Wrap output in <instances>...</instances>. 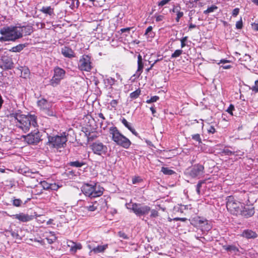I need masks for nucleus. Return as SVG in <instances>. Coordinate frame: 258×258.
Wrapping results in <instances>:
<instances>
[{
  "instance_id": "1",
  "label": "nucleus",
  "mask_w": 258,
  "mask_h": 258,
  "mask_svg": "<svg viewBox=\"0 0 258 258\" xmlns=\"http://www.w3.org/2000/svg\"><path fill=\"white\" fill-rule=\"evenodd\" d=\"M10 116L14 118L16 127L24 133L28 132L30 127L35 128L37 126V117L35 115H25L18 111L11 113Z\"/></svg>"
},
{
  "instance_id": "2",
  "label": "nucleus",
  "mask_w": 258,
  "mask_h": 258,
  "mask_svg": "<svg viewBox=\"0 0 258 258\" xmlns=\"http://www.w3.org/2000/svg\"><path fill=\"white\" fill-rule=\"evenodd\" d=\"M23 29L17 26L3 27L0 30V33L3 35L0 37V41H15L23 36Z\"/></svg>"
},
{
  "instance_id": "3",
  "label": "nucleus",
  "mask_w": 258,
  "mask_h": 258,
  "mask_svg": "<svg viewBox=\"0 0 258 258\" xmlns=\"http://www.w3.org/2000/svg\"><path fill=\"white\" fill-rule=\"evenodd\" d=\"M104 188L98 183H85L82 187L83 193L91 198L101 196L103 193Z\"/></svg>"
},
{
  "instance_id": "4",
  "label": "nucleus",
  "mask_w": 258,
  "mask_h": 258,
  "mask_svg": "<svg viewBox=\"0 0 258 258\" xmlns=\"http://www.w3.org/2000/svg\"><path fill=\"white\" fill-rule=\"evenodd\" d=\"M109 134L112 140L118 145L128 149L131 145L130 140L122 135L116 127L112 126L109 128Z\"/></svg>"
},
{
  "instance_id": "5",
  "label": "nucleus",
  "mask_w": 258,
  "mask_h": 258,
  "mask_svg": "<svg viewBox=\"0 0 258 258\" xmlns=\"http://www.w3.org/2000/svg\"><path fill=\"white\" fill-rule=\"evenodd\" d=\"M37 104L41 112L44 114L48 116H55V111L51 102L44 98H41L37 100Z\"/></svg>"
},
{
  "instance_id": "6",
  "label": "nucleus",
  "mask_w": 258,
  "mask_h": 258,
  "mask_svg": "<svg viewBox=\"0 0 258 258\" xmlns=\"http://www.w3.org/2000/svg\"><path fill=\"white\" fill-rule=\"evenodd\" d=\"M243 205V203L238 201L232 196H229L227 198V209L233 215H239L241 212Z\"/></svg>"
},
{
  "instance_id": "7",
  "label": "nucleus",
  "mask_w": 258,
  "mask_h": 258,
  "mask_svg": "<svg viewBox=\"0 0 258 258\" xmlns=\"http://www.w3.org/2000/svg\"><path fill=\"white\" fill-rule=\"evenodd\" d=\"M125 206L128 210H132L137 216L147 215L151 211L150 207L141 204L130 202L126 204Z\"/></svg>"
},
{
  "instance_id": "8",
  "label": "nucleus",
  "mask_w": 258,
  "mask_h": 258,
  "mask_svg": "<svg viewBox=\"0 0 258 258\" xmlns=\"http://www.w3.org/2000/svg\"><path fill=\"white\" fill-rule=\"evenodd\" d=\"M122 78L120 75L116 73L115 77L108 75L103 76V83L106 87L112 89L113 86H117L122 82Z\"/></svg>"
},
{
  "instance_id": "9",
  "label": "nucleus",
  "mask_w": 258,
  "mask_h": 258,
  "mask_svg": "<svg viewBox=\"0 0 258 258\" xmlns=\"http://www.w3.org/2000/svg\"><path fill=\"white\" fill-rule=\"evenodd\" d=\"M78 68L82 71L90 72L92 68L91 57L88 55H83L79 59Z\"/></svg>"
},
{
  "instance_id": "10",
  "label": "nucleus",
  "mask_w": 258,
  "mask_h": 258,
  "mask_svg": "<svg viewBox=\"0 0 258 258\" xmlns=\"http://www.w3.org/2000/svg\"><path fill=\"white\" fill-rule=\"evenodd\" d=\"M66 74V71L58 67L54 69V75L52 79L50 80V84L53 87L56 86L59 84L60 81L62 80Z\"/></svg>"
},
{
  "instance_id": "11",
  "label": "nucleus",
  "mask_w": 258,
  "mask_h": 258,
  "mask_svg": "<svg viewBox=\"0 0 258 258\" xmlns=\"http://www.w3.org/2000/svg\"><path fill=\"white\" fill-rule=\"evenodd\" d=\"M192 224L200 227L202 231H209L212 226L209 221L205 218L197 216L194 217L192 220Z\"/></svg>"
},
{
  "instance_id": "12",
  "label": "nucleus",
  "mask_w": 258,
  "mask_h": 258,
  "mask_svg": "<svg viewBox=\"0 0 258 258\" xmlns=\"http://www.w3.org/2000/svg\"><path fill=\"white\" fill-rule=\"evenodd\" d=\"M49 143L50 145L56 148L63 147L67 141V139L65 135L56 136L49 138Z\"/></svg>"
},
{
  "instance_id": "13",
  "label": "nucleus",
  "mask_w": 258,
  "mask_h": 258,
  "mask_svg": "<svg viewBox=\"0 0 258 258\" xmlns=\"http://www.w3.org/2000/svg\"><path fill=\"white\" fill-rule=\"evenodd\" d=\"M25 141L29 144H36L40 141V133L37 129L24 136Z\"/></svg>"
},
{
  "instance_id": "14",
  "label": "nucleus",
  "mask_w": 258,
  "mask_h": 258,
  "mask_svg": "<svg viewBox=\"0 0 258 258\" xmlns=\"http://www.w3.org/2000/svg\"><path fill=\"white\" fill-rule=\"evenodd\" d=\"M13 67L12 58L8 55H3L0 58V68L3 70H11Z\"/></svg>"
},
{
  "instance_id": "15",
  "label": "nucleus",
  "mask_w": 258,
  "mask_h": 258,
  "mask_svg": "<svg viewBox=\"0 0 258 258\" xmlns=\"http://www.w3.org/2000/svg\"><path fill=\"white\" fill-rule=\"evenodd\" d=\"M91 148L93 152L99 155L105 154L107 150L106 146L99 142H95L91 145Z\"/></svg>"
},
{
  "instance_id": "16",
  "label": "nucleus",
  "mask_w": 258,
  "mask_h": 258,
  "mask_svg": "<svg viewBox=\"0 0 258 258\" xmlns=\"http://www.w3.org/2000/svg\"><path fill=\"white\" fill-rule=\"evenodd\" d=\"M204 166L200 163L192 166L189 169L188 173L192 177L201 175L203 173Z\"/></svg>"
},
{
  "instance_id": "17",
  "label": "nucleus",
  "mask_w": 258,
  "mask_h": 258,
  "mask_svg": "<svg viewBox=\"0 0 258 258\" xmlns=\"http://www.w3.org/2000/svg\"><path fill=\"white\" fill-rule=\"evenodd\" d=\"M102 202V201H90L83 202V205L85 209L88 211L93 212L98 210L99 203Z\"/></svg>"
},
{
  "instance_id": "18",
  "label": "nucleus",
  "mask_w": 258,
  "mask_h": 258,
  "mask_svg": "<svg viewBox=\"0 0 258 258\" xmlns=\"http://www.w3.org/2000/svg\"><path fill=\"white\" fill-rule=\"evenodd\" d=\"M254 214V207L249 205L245 206L243 204L241 212V213H239V215H241L245 218H249L253 216Z\"/></svg>"
},
{
  "instance_id": "19",
  "label": "nucleus",
  "mask_w": 258,
  "mask_h": 258,
  "mask_svg": "<svg viewBox=\"0 0 258 258\" xmlns=\"http://www.w3.org/2000/svg\"><path fill=\"white\" fill-rule=\"evenodd\" d=\"M108 244L104 245H98L96 246L92 247L90 244L88 245V247L90 249V253L93 252L94 253H102L108 248Z\"/></svg>"
},
{
  "instance_id": "20",
  "label": "nucleus",
  "mask_w": 258,
  "mask_h": 258,
  "mask_svg": "<svg viewBox=\"0 0 258 258\" xmlns=\"http://www.w3.org/2000/svg\"><path fill=\"white\" fill-rule=\"evenodd\" d=\"M13 218L19 220L22 222H27L33 219V216L23 213L13 215Z\"/></svg>"
},
{
  "instance_id": "21",
  "label": "nucleus",
  "mask_w": 258,
  "mask_h": 258,
  "mask_svg": "<svg viewBox=\"0 0 258 258\" xmlns=\"http://www.w3.org/2000/svg\"><path fill=\"white\" fill-rule=\"evenodd\" d=\"M61 54L66 57L72 58L75 57L74 50L68 46H64L61 49Z\"/></svg>"
},
{
  "instance_id": "22",
  "label": "nucleus",
  "mask_w": 258,
  "mask_h": 258,
  "mask_svg": "<svg viewBox=\"0 0 258 258\" xmlns=\"http://www.w3.org/2000/svg\"><path fill=\"white\" fill-rule=\"evenodd\" d=\"M18 172L22 174H24L27 176H29L32 178H36L38 175V172H32L29 171V169L27 167L20 168L18 170Z\"/></svg>"
},
{
  "instance_id": "23",
  "label": "nucleus",
  "mask_w": 258,
  "mask_h": 258,
  "mask_svg": "<svg viewBox=\"0 0 258 258\" xmlns=\"http://www.w3.org/2000/svg\"><path fill=\"white\" fill-rule=\"evenodd\" d=\"M144 64L142 62V57L140 54L138 56V69L134 75L136 77H139L143 72Z\"/></svg>"
},
{
  "instance_id": "24",
  "label": "nucleus",
  "mask_w": 258,
  "mask_h": 258,
  "mask_svg": "<svg viewBox=\"0 0 258 258\" xmlns=\"http://www.w3.org/2000/svg\"><path fill=\"white\" fill-rule=\"evenodd\" d=\"M241 236L246 239L255 238L257 237V234L255 231L250 229H246L243 231Z\"/></svg>"
},
{
  "instance_id": "25",
  "label": "nucleus",
  "mask_w": 258,
  "mask_h": 258,
  "mask_svg": "<svg viewBox=\"0 0 258 258\" xmlns=\"http://www.w3.org/2000/svg\"><path fill=\"white\" fill-rule=\"evenodd\" d=\"M68 245L71 247L70 251L73 253H75L78 250H80L82 248V246L81 243H76L72 241H70Z\"/></svg>"
},
{
  "instance_id": "26",
  "label": "nucleus",
  "mask_w": 258,
  "mask_h": 258,
  "mask_svg": "<svg viewBox=\"0 0 258 258\" xmlns=\"http://www.w3.org/2000/svg\"><path fill=\"white\" fill-rule=\"evenodd\" d=\"M122 123L133 134L137 136L138 135V133L136 131L135 129L132 127L131 124L129 123L124 118H123L121 120Z\"/></svg>"
},
{
  "instance_id": "27",
  "label": "nucleus",
  "mask_w": 258,
  "mask_h": 258,
  "mask_svg": "<svg viewBox=\"0 0 258 258\" xmlns=\"http://www.w3.org/2000/svg\"><path fill=\"white\" fill-rule=\"evenodd\" d=\"M155 35V32L153 31V27L149 26L146 30L144 35L147 39H152Z\"/></svg>"
},
{
  "instance_id": "28",
  "label": "nucleus",
  "mask_w": 258,
  "mask_h": 258,
  "mask_svg": "<svg viewBox=\"0 0 258 258\" xmlns=\"http://www.w3.org/2000/svg\"><path fill=\"white\" fill-rule=\"evenodd\" d=\"M26 46V44H19L12 47L9 51L13 52H19Z\"/></svg>"
},
{
  "instance_id": "29",
  "label": "nucleus",
  "mask_w": 258,
  "mask_h": 258,
  "mask_svg": "<svg viewBox=\"0 0 258 258\" xmlns=\"http://www.w3.org/2000/svg\"><path fill=\"white\" fill-rule=\"evenodd\" d=\"M41 11L43 13L48 14L49 16H52L54 14L53 9L50 6L43 7L41 9Z\"/></svg>"
},
{
  "instance_id": "30",
  "label": "nucleus",
  "mask_w": 258,
  "mask_h": 258,
  "mask_svg": "<svg viewBox=\"0 0 258 258\" xmlns=\"http://www.w3.org/2000/svg\"><path fill=\"white\" fill-rule=\"evenodd\" d=\"M223 247L225 250H226V251H227L228 252L236 253L237 251H238V248L234 245H224L223 246Z\"/></svg>"
},
{
  "instance_id": "31",
  "label": "nucleus",
  "mask_w": 258,
  "mask_h": 258,
  "mask_svg": "<svg viewBox=\"0 0 258 258\" xmlns=\"http://www.w3.org/2000/svg\"><path fill=\"white\" fill-rule=\"evenodd\" d=\"M161 171L165 174V175H172L175 173V172L169 169L168 167H163L161 169Z\"/></svg>"
},
{
  "instance_id": "32",
  "label": "nucleus",
  "mask_w": 258,
  "mask_h": 258,
  "mask_svg": "<svg viewBox=\"0 0 258 258\" xmlns=\"http://www.w3.org/2000/svg\"><path fill=\"white\" fill-rule=\"evenodd\" d=\"M23 29V33H25L26 35H29L33 32V28L32 26H27L21 27Z\"/></svg>"
},
{
  "instance_id": "33",
  "label": "nucleus",
  "mask_w": 258,
  "mask_h": 258,
  "mask_svg": "<svg viewBox=\"0 0 258 258\" xmlns=\"http://www.w3.org/2000/svg\"><path fill=\"white\" fill-rule=\"evenodd\" d=\"M140 94L141 90L139 89H138L136 91L132 92L130 94V96L132 99H135L137 98L140 96Z\"/></svg>"
},
{
  "instance_id": "34",
  "label": "nucleus",
  "mask_w": 258,
  "mask_h": 258,
  "mask_svg": "<svg viewBox=\"0 0 258 258\" xmlns=\"http://www.w3.org/2000/svg\"><path fill=\"white\" fill-rule=\"evenodd\" d=\"M218 9V7L215 5H212L209 7L206 10L204 11V14L207 15L209 13H212L216 11Z\"/></svg>"
},
{
  "instance_id": "35",
  "label": "nucleus",
  "mask_w": 258,
  "mask_h": 258,
  "mask_svg": "<svg viewBox=\"0 0 258 258\" xmlns=\"http://www.w3.org/2000/svg\"><path fill=\"white\" fill-rule=\"evenodd\" d=\"M182 49H176L171 55V58H177L182 53Z\"/></svg>"
},
{
  "instance_id": "36",
  "label": "nucleus",
  "mask_w": 258,
  "mask_h": 258,
  "mask_svg": "<svg viewBox=\"0 0 258 258\" xmlns=\"http://www.w3.org/2000/svg\"><path fill=\"white\" fill-rule=\"evenodd\" d=\"M10 232L12 236L16 240H22L21 237L18 234V231L11 230Z\"/></svg>"
},
{
  "instance_id": "37",
  "label": "nucleus",
  "mask_w": 258,
  "mask_h": 258,
  "mask_svg": "<svg viewBox=\"0 0 258 258\" xmlns=\"http://www.w3.org/2000/svg\"><path fill=\"white\" fill-rule=\"evenodd\" d=\"M37 182H38L42 186L44 189H49V186H50V183H47L45 181H39L37 180Z\"/></svg>"
},
{
  "instance_id": "38",
  "label": "nucleus",
  "mask_w": 258,
  "mask_h": 258,
  "mask_svg": "<svg viewBox=\"0 0 258 258\" xmlns=\"http://www.w3.org/2000/svg\"><path fill=\"white\" fill-rule=\"evenodd\" d=\"M239 60L241 61L249 62L252 60V58L249 54H245L242 57L240 58Z\"/></svg>"
},
{
  "instance_id": "39",
  "label": "nucleus",
  "mask_w": 258,
  "mask_h": 258,
  "mask_svg": "<svg viewBox=\"0 0 258 258\" xmlns=\"http://www.w3.org/2000/svg\"><path fill=\"white\" fill-rule=\"evenodd\" d=\"M22 201L19 199H14L13 200V205L15 207H20L22 204Z\"/></svg>"
},
{
  "instance_id": "40",
  "label": "nucleus",
  "mask_w": 258,
  "mask_h": 258,
  "mask_svg": "<svg viewBox=\"0 0 258 258\" xmlns=\"http://www.w3.org/2000/svg\"><path fill=\"white\" fill-rule=\"evenodd\" d=\"M159 99V97L157 96H154L151 97L150 99L146 100L147 103H151L157 101Z\"/></svg>"
},
{
  "instance_id": "41",
  "label": "nucleus",
  "mask_w": 258,
  "mask_h": 258,
  "mask_svg": "<svg viewBox=\"0 0 258 258\" xmlns=\"http://www.w3.org/2000/svg\"><path fill=\"white\" fill-rule=\"evenodd\" d=\"M191 137L194 140L198 142V143L199 144L202 143V140H201L200 134H196L193 135H192Z\"/></svg>"
},
{
  "instance_id": "42",
  "label": "nucleus",
  "mask_w": 258,
  "mask_h": 258,
  "mask_svg": "<svg viewBox=\"0 0 258 258\" xmlns=\"http://www.w3.org/2000/svg\"><path fill=\"white\" fill-rule=\"evenodd\" d=\"M71 166L80 167L85 164V162H70Z\"/></svg>"
},
{
  "instance_id": "43",
  "label": "nucleus",
  "mask_w": 258,
  "mask_h": 258,
  "mask_svg": "<svg viewBox=\"0 0 258 258\" xmlns=\"http://www.w3.org/2000/svg\"><path fill=\"white\" fill-rule=\"evenodd\" d=\"M235 26H236V28L237 29H241L242 28L243 22H242V20L241 18H240V19L239 21L236 22Z\"/></svg>"
},
{
  "instance_id": "44",
  "label": "nucleus",
  "mask_w": 258,
  "mask_h": 258,
  "mask_svg": "<svg viewBox=\"0 0 258 258\" xmlns=\"http://www.w3.org/2000/svg\"><path fill=\"white\" fill-rule=\"evenodd\" d=\"M235 110L234 106L231 104L229 106L228 108L226 109V111L228 112L231 116H232L233 114V111Z\"/></svg>"
},
{
  "instance_id": "45",
  "label": "nucleus",
  "mask_w": 258,
  "mask_h": 258,
  "mask_svg": "<svg viewBox=\"0 0 258 258\" xmlns=\"http://www.w3.org/2000/svg\"><path fill=\"white\" fill-rule=\"evenodd\" d=\"M187 36H185V37H182L181 39H180V42H181V47L182 48L183 47H184L185 46H186V43L185 42H186L187 40Z\"/></svg>"
},
{
  "instance_id": "46",
  "label": "nucleus",
  "mask_w": 258,
  "mask_h": 258,
  "mask_svg": "<svg viewBox=\"0 0 258 258\" xmlns=\"http://www.w3.org/2000/svg\"><path fill=\"white\" fill-rule=\"evenodd\" d=\"M251 90L255 93H258V80L254 82V86H252Z\"/></svg>"
},
{
  "instance_id": "47",
  "label": "nucleus",
  "mask_w": 258,
  "mask_h": 258,
  "mask_svg": "<svg viewBox=\"0 0 258 258\" xmlns=\"http://www.w3.org/2000/svg\"><path fill=\"white\" fill-rule=\"evenodd\" d=\"M170 1L169 0H162L158 3V6L159 7H162L163 6L168 4Z\"/></svg>"
},
{
  "instance_id": "48",
  "label": "nucleus",
  "mask_w": 258,
  "mask_h": 258,
  "mask_svg": "<svg viewBox=\"0 0 258 258\" xmlns=\"http://www.w3.org/2000/svg\"><path fill=\"white\" fill-rule=\"evenodd\" d=\"M158 216V212L156 210H152L151 211V215L150 217L151 218H156Z\"/></svg>"
},
{
  "instance_id": "49",
  "label": "nucleus",
  "mask_w": 258,
  "mask_h": 258,
  "mask_svg": "<svg viewBox=\"0 0 258 258\" xmlns=\"http://www.w3.org/2000/svg\"><path fill=\"white\" fill-rule=\"evenodd\" d=\"M59 186L56 183H50V186H49V189L53 190H56L58 189Z\"/></svg>"
},
{
  "instance_id": "50",
  "label": "nucleus",
  "mask_w": 258,
  "mask_h": 258,
  "mask_svg": "<svg viewBox=\"0 0 258 258\" xmlns=\"http://www.w3.org/2000/svg\"><path fill=\"white\" fill-rule=\"evenodd\" d=\"M118 235L120 237L124 239H127L128 238L127 235L124 233V232H122L121 231H119L118 232Z\"/></svg>"
},
{
  "instance_id": "51",
  "label": "nucleus",
  "mask_w": 258,
  "mask_h": 258,
  "mask_svg": "<svg viewBox=\"0 0 258 258\" xmlns=\"http://www.w3.org/2000/svg\"><path fill=\"white\" fill-rule=\"evenodd\" d=\"M177 17L176 18V21L178 22L179 21L180 19L183 16V13L182 12H178L177 13Z\"/></svg>"
},
{
  "instance_id": "52",
  "label": "nucleus",
  "mask_w": 258,
  "mask_h": 258,
  "mask_svg": "<svg viewBox=\"0 0 258 258\" xmlns=\"http://www.w3.org/2000/svg\"><path fill=\"white\" fill-rule=\"evenodd\" d=\"M239 13V8H235L233 11L232 13V15L233 17H236Z\"/></svg>"
},
{
  "instance_id": "53",
  "label": "nucleus",
  "mask_w": 258,
  "mask_h": 258,
  "mask_svg": "<svg viewBox=\"0 0 258 258\" xmlns=\"http://www.w3.org/2000/svg\"><path fill=\"white\" fill-rule=\"evenodd\" d=\"M142 179L139 177H135L133 178L132 182L133 184H136L137 183L140 182Z\"/></svg>"
},
{
  "instance_id": "54",
  "label": "nucleus",
  "mask_w": 258,
  "mask_h": 258,
  "mask_svg": "<svg viewBox=\"0 0 258 258\" xmlns=\"http://www.w3.org/2000/svg\"><path fill=\"white\" fill-rule=\"evenodd\" d=\"M155 17L156 22L162 21L164 18L163 15H155Z\"/></svg>"
},
{
  "instance_id": "55",
  "label": "nucleus",
  "mask_w": 258,
  "mask_h": 258,
  "mask_svg": "<svg viewBox=\"0 0 258 258\" xmlns=\"http://www.w3.org/2000/svg\"><path fill=\"white\" fill-rule=\"evenodd\" d=\"M118 103V102L117 101V100H115V99H113L110 102V105L112 107H114L115 108L117 104Z\"/></svg>"
},
{
  "instance_id": "56",
  "label": "nucleus",
  "mask_w": 258,
  "mask_h": 258,
  "mask_svg": "<svg viewBox=\"0 0 258 258\" xmlns=\"http://www.w3.org/2000/svg\"><path fill=\"white\" fill-rule=\"evenodd\" d=\"M131 28H130V27L122 28L120 30V31L121 32V33H124V32H127V33H129L130 31L131 30Z\"/></svg>"
},
{
  "instance_id": "57",
  "label": "nucleus",
  "mask_w": 258,
  "mask_h": 258,
  "mask_svg": "<svg viewBox=\"0 0 258 258\" xmlns=\"http://www.w3.org/2000/svg\"><path fill=\"white\" fill-rule=\"evenodd\" d=\"M208 132L209 133L214 134L215 133L216 130L213 126H210L208 130Z\"/></svg>"
},
{
  "instance_id": "58",
  "label": "nucleus",
  "mask_w": 258,
  "mask_h": 258,
  "mask_svg": "<svg viewBox=\"0 0 258 258\" xmlns=\"http://www.w3.org/2000/svg\"><path fill=\"white\" fill-rule=\"evenodd\" d=\"M251 26H252V28L254 30L258 31V23H252Z\"/></svg>"
},
{
  "instance_id": "59",
  "label": "nucleus",
  "mask_w": 258,
  "mask_h": 258,
  "mask_svg": "<svg viewBox=\"0 0 258 258\" xmlns=\"http://www.w3.org/2000/svg\"><path fill=\"white\" fill-rule=\"evenodd\" d=\"M205 182L204 180H200L196 185L197 188H201L202 185Z\"/></svg>"
},
{
  "instance_id": "60",
  "label": "nucleus",
  "mask_w": 258,
  "mask_h": 258,
  "mask_svg": "<svg viewBox=\"0 0 258 258\" xmlns=\"http://www.w3.org/2000/svg\"><path fill=\"white\" fill-rule=\"evenodd\" d=\"M230 61L229 60L226 59H222L220 60V62L218 63V64L220 63H229Z\"/></svg>"
},
{
  "instance_id": "61",
  "label": "nucleus",
  "mask_w": 258,
  "mask_h": 258,
  "mask_svg": "<svg viewBox=\"0 0 258 258\" xmlns=\"http://www.w3.org/2000/svg\"><path fill=\"white\" fill-rule=\"evenodd\" d=\"M224 153H225V154H227V155H231L232 154V152L230 150H229L228 149H224L223 150V152Z\"/></svg>"
},
{
  "instance_id": "62",
  "label": "nucleus",
  "mask_w": 258,
  "mask_h": 258,
  "mask_svg": "<svg viewBox=\"0 0 258 258\" xmlns=\"http://www.w3.org/2000/svg\"><path fill=\"white\" fill-rule=\"evenodd\" d=\"M223 69H229L231 68V65H226V66H221V67Z\"/></svg>"
},
{
  "instance_id": "63",
  "label": "nucleus",
  "mask_w": 258,
  "mask_h": 258,
  "mask_svg": "<svg viewBox=\"0 0 258 258\" xmlns=\"http://www.w3.org/2000/svg\"><path fill=\"white\" fill-rule=\"evenodd\" d=\"M158 61V59L156 60L153 64L151 65V67H149V68L147 69L146 70L147 72H149L150 70L152 69V67L154 66V64L156 63Z\"/></svg>"
},
{
  "instance_id": "64",
  "label": "nucleus",
  "mask_w": 258,
  "mask_h": 258,
  "mask_svg": "<svg viewBox=\"0 0 258 258\" xmlns=\"http://www.w3.org/2000/svg\"><path fill=\"white\" fill-rule=\"evenodd\" d=\"M98 116L99 118L102 119L103 120H104L105 117L104 116L103 114L102 113H100L98 114Z\"/></svg>"
}]
</instances>
